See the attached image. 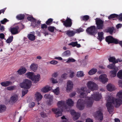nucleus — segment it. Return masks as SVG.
<instances>
[{
    "mask_svg": "<svg viewBox=\"0 0 122 122\" xmlns=\"http://www.w3.org/2000/svg\"><path fill=\"white\" fill-rule=\"evenodd\" d=\"M101 97V94H99L98 92H94L91 97H86L85 100L82 99H79L77 102L76 107L80 110H82L84 108L85 104L86 105L87 107H91L93 100L98 101L100 100Z\"/></svg>",
    "mask_w": 122,
    "mask_h": 122,
    "instance_id": "nucleus-1",
    "label": "nucleus"
},
{
    "mask_svg": "<svg viewBox=\"0 0 122 122\" xmlns=\"http://www.w3.org/2000/svg\"><path fill=\"white\" fill-rule=\"evenodd\" d=\"M87 86L88 89L86 87H81L79 89V92L80 93L79 97L81 98L86 97L88 93H89L92 91L97 90V85L94 82L92 81H88L87 84Z\"/></svg>",
    "mask_w": 122,
    "mask_h": 122,
    "instance_id": "nucleus-2",
    "label": "nucleus"
},
{
    "mask_svg": "<svg viewBox=\"0 0 122 122\" xmlns=\"http://www.w3.org/2000/svg\"><path fill=\"white\" fill-rule=\"evenodd\" d=\"M95 20L96 28L95 25L91 26L86 30V32L91 35H94L96 34L97 32V29L102 30L103 28L104 21L99 18H97Z\"/></svg>",
    "mask_w": 122,
    "mask_h": 122,
    "instance_id": "nucleus-3",
    "label": "nucleus"
},
{
    "mask_svg": "<svg viewBox=\"0 0 122 122\" xmlns=\"http://www.w3.org/2000/svg\"><path fill=\"white\" fill-rule=\"evenodd\" d=\"M109 101L106 104V106L108 112L110 113L112 112L113 110V104H116L115 107H118L120 105L122 104V101L120 99H116L113 97L111 98L109 97L108 98Z\"/></svg>",
    "mask_w": 122,
    "mask_h": 122,
    "instance_id": "nucleus-4",
    "label": "nucleus"
},
{
    "mask_svg": "<svg viewBox=\"0 0 122 122\" xmlns=\"http://www.w3.org/2000/svg\"><path fill=\"white\" fill-rule=\"evenodd\" d=\"M58 108H52V111L56 114V117H58L62 115V112L64 108L66 109V107L63 101H59L57 103Z\"/></svg>",
    "mask_w": 122,
    "mask_h": 122,
    "instance_id": "nucleus-5",
    "label": "nucleus"
},
{
    "mask_svg": "<svg viewBox=\"0 0 122 122\" xmlns=\"http://www.w3.org/2000/svg\"><path fill=\"white\" fill-rule=\"evenodd\" d=\"M31 84V82L28 79L24 80L22 83H20V86L21 87L29 89L30 87Z\"/></svg>",
    "mask_w": 122,
    "mask_h": 122,
    "instance_id": "nucleus-6",
    "label": "nucleus"
},
{
    "mask_svg": "<svg viewBox=\"0 0 122 122\" xmlns=\"http://www.w3.org/2000/svg\"><path fill=\"white\" fill-rule=\"evenodd\" d=\"M105 40L108 44L112 43L117 44L118 43V40L117 39L114 38L111 36H107Z\"/></svg>",
    "mask_w": 122,
    "mask_h": 122,
    "instance_id": "nucleus-7",
    "label": "nucleus"
},
{
    "mask_svg": "<svg viewBox=\"0 0 122 122\" xmlns=\"http://www.w3.org/2000/svg\"><path fill=\"white\" fill-rule=\"evenodd\" d=\"M62 22L63 23V25L66 27H71L72 24L71 19L68 17L65 20L62 21Z\"/></svg>",
    "mask_w": 122,
    "mask_h": 122,
    "instance_id": "nucleus-8",
    "label": "nucleus"
},
{
    "mask_svg": "<svg viewBox=\"0 0 122 122\" xmlns=\"http://www.w3.org/2000/svg\"><path fill=\"white\" fill-rule=\"evenodd\" d=\"M70 112L71 115L73 116V119L74 121L78 119L80 116V114L76 112L74 110H71Z\"/></svg>",
    "mask_w": 122,
    "mask_h": 122,
    "instance_id": "nucleus-9",
    "label": "nucleus"
},
{
    "mask_svg": "<svg viewBox=\"0 0 122 122\" xmlns=\"http://www.w3.org/2000/svg\"><path fill=\"white\" fill-rule=\"evenodd\" d=\"M107 76L105 74L101 75L99 77L100 81L103 83L104 84L107 82L108 79L107 78Z\"/></svg>",
    "mask_w": 122,
    "mask_h": 122,
    "instance_id": "nucleus-10",
    "label": "nucleus"
},
{
    "mask_svg": "<svg viewBox=\"0 0 122 122\" xmlns=\"http://www.w3.org/2000/svg\"><path fill=\"white\" fill-rule=\"evenodd\" d=\"M19 27L18 26L11 28L10 29V32L13 35H15L18 34L19 32L18 31Z\"/></svg>",
    "mask_w": 122,
    "mask_h": 122,
    "instance_id": "nucleus-11",
    "label": "nucleus"
},
{
    "mask_svg": "<svg viewBox=\"0 0 122 122\" xmlns=\"http://www.w3.org/2000/svg\"><path fill=\"white\" fill-rule=\"evenodd\" d=\"M66 34L69 37H71L73 36L76 33L75 31L68 30L66 31Z\"/></svg>",
    "mask_w": 122,
    "mask_h": 122,
    "instance_id": "nucleus-12",
    "label": "nucleus"
},
{
    "mask_svg": "<svg viewBox=\"0 0 122 122\" xmlns=\"http://www.w3.org/2000/svg\"><path fill=\"white\" fill-rule=\"evenodd\" d=\"M73 84L72 82L70 81H68L67 82L66 90L70 91L73 87Z\"/></svg>",
    "mask_w": 122,
    "mask_h": 122,
    "instance_id": "nucleus-13",
    "label": "nucleus"
},
{
    "mask_svg": "<svg viewBox=\"0 0 122 122\" xmlns=\"http://www.w3.org/2000/svg\"><path fill=\"white\" fill-rule=\"evenodd\" d=\"M18 96L15 94L12 96L10 98V100L12 103H15L18 101Z\"/></svg>",
    "mask_w": 122,
    "mask_h": 122,
    "instance_id": "nucleus-14",
    "label": "nucleus"
},
{
    "mask_svg": "<svg viewBox=\"0 0 122 122\" xmlns=\"http://www.w3.org/2000/svg\"><path fill=\"white\" fill-rule=\"evenodd\" d=\"M114 30V27H109L106 29L105 30L106 32L109 33L110 34L112 35L113 33Z\"/></svg>",
    "mask_w": 122,
    "mask_h": 122,
    "instance_id": "nucleus-15",
    "label": "nucleus"
},
{
    "mask_svg": "<svg viewBox=\"0 0 122 122\" xmlns=\"http://www.w3.org/2000/svg\"><path fill=\"white\" fill-rule=\"evenodd\" d=\"M35 96L36 100L38 102L40 101L42 97V96L41 94L38 92H37L35 94Z\"/></svg>",
    "mask_w": 122,
    "mask_h": 122,
    "instance_id": "nucleus-16",
    "label": "nucleus"
},
{
    "mask_svg": "<svg viewBox=\"0 0 122 122\" xmlns=\"http://www.w3.org/2000/svg\"><path fill=\"white\" fill-rule=\"evenodd\" d=\"M40 77V74H37L36 75H34L33 77V79H32V80L34 81L35 83H36L39 81V79Z\"/></svg>",
    "mask_w": 122,
    "mask_h": 122,
    "instance_id": "nucleus-17",
    "label": "nucleus"
},
{
    "mask_svg": "<svg viewBox=\"0 0 122 122\" xmlns=\"http://www.w3.org/2000/svg\"><path fill=\"white\" fill-rule=\"evenodd\" d=\"M107 90L109 91H112L115 89L114 86L110 84L107 85Z\"/></svg>",
    "mask_w": 122,
    "mask_h": 122,
    "instance_id": "nucleus-18",
    "label": "nucleus"
},
{
    "mask_svg": "<svg viewBox=\"0 0 122 122\" xmlns=\"http://www.w3.org/2000/svg\"><path fill=\"white\" fill-rule=\"evenodd\" d=\"M38 65L36 64L33 63L30 66V69L35 72L37 70L38 68Z\"/></svg>",
    "mask_w": 122,
    "mask_h": 122,
    "instance_id": "nucleus-19",
    "label": "nucleus"
},
{
    "mask_svg": "<svg viewBox=\"0 0 122 122\" xmlns=\"http://www.w3.org/2000/svg\"><path fill=\"white\" fill-rule=\"evenodd\" d=\"M34 75V73L30 72H27L25 74L26 76L27 77L31 80L32 79H33V77Z\"/></svg>",
    "mask_w": 122,
    "mask_h": 122,
    "instance_id": "nucleus-20",
    "label": "nucleus"
},
{
    "mask_svg": "<svg viewBox=\"0 0 122 122\" xmlns=\"http://www.w3.org/2000/svg\"><path fill=\"white\" fill-rule=\"evenodd\" d=\"M51 89V88L49 86H47L41 89V91L44 92H48Z\"/></svg>",
    "mask_w": 122,
    "mask_h": 122,
    "instance_id": "nucleus-21",
    "label": "nucleus"
},
{
    "mask_svg": "<svg viewBox=\"0 0 122 122\" xmlns=\"http://www.w3.org/2000/svg\"><path fill=\"white\" fill-rule=\"evenodd\" d=\"M12 82L9 81H7L2 82L1 83V84L4 87L8 86L12 84Z\"/></svg>",
    "mask_w": 122,
    "mask_h": 122,
    "instance_id": "nucleus-22",
    "label": "nucleus"
},
{
    "mask_svg": "<svg viewBox=\"0 0 122 122\" xmlns=\"http://www.w3.org/2000/svg\"><path fill=\"white\" fill-rule=\"evenodd\" d=\"M118 70V69L117 68L114 69L113 70L111 71L110 72L111 74L110 76L112 77H115L116 76L117 72Z\"/></svg>",
    "mask_w": 122,
    "mask_h": 122,
    "instance_id": "nucleus-23",
    "label": "nucleus"
},
{
    "mask_svg": "<svg viewBox=\"0 0 122 122\" xmlns=\"http://www.w3.org/2000/svg\"><path fill=\"white\" fill-rule=\"evenodd\" d=\"M103 33L102 32H98V39L100 41H101L104 38L103 36Z\"/></svg>",
    "mask_w": 122,
    "mask_h": 122,
    "instance_id": "nucleus-24",
    "label": "nucleus"
},
{
    "mask_svg": "<svg viewBox=\"0 0 122 122\" xmlns=\"http://www.w3.org/2000/svg\"><path fill=\"white\" fill-rule=\"evenodd\" d=\"M26 71V69L25 67H24L19 70L17 72L19 74L22 75L25 73Z\"/></svg>",
    "mask_w": 122,
    "mask_h": 122,
    "instance_id": "nucleus-25",
    "label": "nucleus"
},
{
    "mask_svg": "<svg viewBox=\"0 0 122 122\" xmlns=\"http://www.w3.org/2000/svg\"><path fill=\"white\" fill-rule=\"evenodd\" d=\"M97 113L98 114L99 119L101 121L102 120L103 118V115L101 112L98 111L97 112Z\"/></svg>",
    "mask_w": 122,
    "mask_h": 122,
    "instance_id": "nucleus-26",
    "label": "nucleus"
},
{
    "mask_svg": "<svg viewBox=\"0 0 122 122\" xmlns=\"http://www.w3.org/2000/svg\"><path fill=\"white\" fill-rule=\"evenodd\" d=\"M6 107L4 105H0V113H2L5 112L6 110Z\"/></svg>",
    "mask_w": 122,
    "mask_h": 122,
    "instance_id": "nucleus-27",
    "label": "nucleus"
},
{
    "mask_svg": "<svg viewBox=\"0 0 122 122\" xmlns=\"http://www.w3.org/2000/svg\"><path fill=\"white\" fill-rule=\"evenodd\" d=\"M66 103L69 106H73L74 102L71 99L69 98L67 101Z\"/></svg>",
    "mask_w": 122,
    "mask_h": 122,
    "instance_id": "nucleus-28",
    "label": "nucleus"
},
{
    "mask_svg": "<svg viewBox=\"0 0 122 122\" xmlns=\"http://www.w3.org/2000/svg\"><path fill=\"white\" fill-rule=\"evenodd\" d=\"M97 71V69L96 68H92L91 70L88 72V74L92 75L95 74Z\"/></svg>",
    "mask_w": 122,
    "mask_h": 122,
    "instance_id": "nucleus-29",
    "label": "nucleus"
},
{
    "mask_svg": "<svg viewBox=\"0 0 122 122\" xmlns=\"http://www.w3.org/2000/svg\"><path fill=\"white\" fill-rule=\"evenodd\" d=\"M25 16L24 14H21L18 15L16 16V18L18 20H21L23 19Z\"/></svg>",
    "mask_w": 122,
    "mask_h": 122,
    "instance_id": "nucleus-30",
    "label": "nucleus"
},
{
    "mask_svg": "<svg viewBox=\"0 0 122 122\" xmlns=\"http://www.w3.org/2000/svg\"><path fill=\"white\" fill-rule=\"evenodd\" d=\"M107 67L109 69L113 70L118 68L116 66L115 64L114 63L108 65L107 66Z\"/></svg>",
    "mask_w": 122,
    "mask_h": 122,
    "instance_id": "nucleus-31",
    "label": "nucleus"
},
{
    "mask_svg": "<svg viewBox=\"0 0 122 122\" xmlns=\"http://www.w3.org/2000/svg\"><path fill=\"white\" fill-rule=\"evenodd\" d=\"M28 37L30 40L31 41L34 40L35 38V36L33 34H31L28 35Z\"/></svg>",
    "mask_w": 122,
    "mask_h": 122,
    "instance_id": "nucleus-32",
    "label": "nucleus"
},
{
    "mask_svg": "<svg viewBox=\"0 0 122 122\" xmlns=\"http://www.w3.org/2000/svg\"><path fill=\"white\" fill-rule=\"evenodd\" d=\"M71 55L70 51L67 50L64 52L62 54V55L63 56H69Z\"/></svg>",
    "mask_w": 122,
    "mask_h": 122,
    "instance_id": "nucleus-33",
    "label": "nucleus"
},
{
    "mask_svg": "<svg viewBox=\"0 0 122 122\" xmlns=\"http://www.w3.org/2000/svg\"><path fill=\"white\" fill-rule=\"evenodd\" d=\"M117 16H118V15L115 14H113L109 16L108 17V18L109 20H111L115 18H116L117 19Z\"/></svg>",
    "mask_w": 122,
    "mask_h": 122,
    "instance_id": "nucleus-34",
    "label": "nucleus"
},
{
    "mask_svg": "<svg viewBox=\"0 0 122 122\" xmlns=\"http://www.w3.org/2000/svg\"><path fill=\"white\" fill-rule=\"evenodd\" d=\"M56 29V28L55 27L52 26H50L47 28L48 30L51 32H53Z\"/></svg>",
    "mask_w": 122,
    "mask_h": 122,
    "instance_id": "nucleus-35",
    "label": "nucleus"
},
{
    "mask_svg": "<svg viewBox=\"0 0 122 122\" xmlns=\"http://www.w3.org/2000/svg\"><path fill=\"white\" fill-rule=\"evenodd\" d=\"M53 21L52 19L50 18L48 19L46 22V24L47 25H50L52 23Z\"/></svg>",
    "mask_w": 122,
    "mask_h": 122,
    "instance_id": "nucleus-36",
    "label": "nucleus"
},
{
    "mask_svg": "<svg viewBox=\"0 0 122 122\" xmlns=\"http://www.w3.org/2000/svg\"><path fill=\"white\" fill-rule=\"evenodd\" d=\"M109 62H112L113 63L115 64L116 59L114 57H110L108 59Z\"/></svg>",
    "mask_w": 122,
    "mask_h": 122,
    "instance_id": "nucleus-37",
    "label": "nucleus"
},
{
    "mask_svg": "<svg viewBox=\"0 0 122 122\" xmlns=\"http://www.w3.org/2000/svg\"><path fill=\"white\" fill-rule=\"evenodd\" d=\"M13 39V36H12L9 37L6 40V42L8 43H11Z\"/></svg>",
    "mask_w": 122,
    "mask_h": 122,
    "instance_id": "nucleus-38",
    "label": "nucleus"
},
{
    "mask_svg": "<svg viewBox=\"0 0 122 122\" xmlns=\"http://www.w3.org/2000/svg\"><path fill=\"white\" fill-rule=\"evenodd\" d=\"M27 19L29 21L32 22L33 23V22H35L36 20L33 17L28 16L27 18Z\"/></svg>",
    "mask_w": 122,
    "mask_h": 122,
    "instance_id": "nucleus-39",
    "label": "nucleus"
},
{
    "mask_svg": "<svg viewBox=\"0 0 122 122\" xmlns=\"http://www.w3.org/2000/svg\"><path fill=\"white\" fill-rule=\"evenodd\" d=\"M77 76L78 77H80L84 76L83 72L82 71H80L77 72Z\"/></svg>",
    "mask_w": 122,
    "mask_h": 122,
    "instance_id": "nucleus-40",
    "label": "nucleus"
},
{
    "mask_svg": "<svg viewBox=\"0 0 122 122\" xmlns=\"http://www.w3.org/2000/svg\"><path fill=\"white\" fill-rule=\"evenodd\" d=\"M89 16L88 15H85L81 17V20L86 21L89 19Z\"/></svg>",
    "mask_w": 122,
    "mask_h": 122,
    "instance_id": "nucleus-41",
    "label": "nucleus"
},
{
    "mask_svg": "<svg viewBox=\"0 0 122 122\" xmlns=\"http://www.w3.org/2000/svg\"><path fill=\"white\" fill-rule=\"evenodd\" d=\"M117 76L120 79H122V70H120L117 74Z\"/></svg>",
    "mask_w": 122,
    "mask_h": 122,
    "instance_id": "nucleus-42",
    "label": "nucleus"
},
{
    "mask_svg": "<svg viewBox=\"0 0 122 122\" xmlns=\"http://www.w3.org/2000/svg\"><path fill=\"white\" fill-rule=\"evenodd\" d=\"M76 61V60L70 57L67 59V61L66 62V63L74 62Z\"/></svg>",
    "mask_w": 122,
    "mask_h": 122,
    "instance_id": "nucleus-43",
    "label": "nucleus"
},
{
    "mask_svg": "<svg viewBox=\"0 0 122 122\" xmlns=\"http://www.w3.org/2000/svg\"><path fill=\"white\" fill-rule=\"evenodd\" d=\"M53 97H51L49 99V101L47 102V104L49 106H50L53 103Z\"/></svg>",
    "mask_w": 122,
    "mask_h": 122,
    "instance_id": "nucleus-44",
    "label": "nucleus"
},
{
    "mask_svg": "<svg viewBox=\"0 0 122 122\" xmlns=\"http://www.w3.org/2000/svg\"><path fill=\"white\" fill-rule=\"evenodd\" d=\"M53 92L56 95H58L60 93L59 88H57L55 90H53Z\"/></svg>",
    "mask_w": 122,
    "mask_h": 122,
    "instance_id": "nucleus-45",
    "label": "nucleus"
},
{
    "mask_svg": "<svg viewBox=\"0 0 122 122\" xmlns=\"http://www.w3.org/2000/svg\"><path fill=\"white\" fill-rule=\"evenodd\" d=\"M15 86H11L7 87V89L8 90L12 91L15 89Z\"/></svg>",
    "mask_w": 122,
    "mask_h": 122,
    "instance_id": "nucleus-46",
    "label": "nucleus"
},
{
    "mask_svg": "<svg viewBox=\"0 0 122 122\" xmlns=\"http://www.w3.org/2000/svg\"><path fill=\"white\" fill-rule=\"evenodd\" d=\"M36 21L35 22H33V23H35V25H32L33 26H34V27H37L38 25H39V24L41 23V21Z\"/></svg>",
    "mask_w": 122,
    "mask_h": 122,
    "instance_id": "nucleus-47",
    "label": "nucleus"
},
{
    "mask_svg": "<svg viewBox=\"0 0 122 122\" xmlns=\"http://www.w3.org/2000/svg\"><path fill=\"white\" fill-rule=\"evenodd\" d=\"M77 42L76 41L75 42H72L71 43L69 44V45H71L73 47H75L76 46L77 44Z\"/></svg>",
    "mask_w": 122,
    "mask_h": 122,
    "instance_id": "nucleus-48",
    "label": "nucleus"
},
{
    "mask_svg": "<svg viewBox=\"0 0 122 122\" xmlns=\"http://www.w3.org/2000/svg\"><path fill=\"white\" fill-rule=\"evenodd\" d=\"M117 96L119 98L122 99V91H120L118 92L117 94Z\"/></svg>",
    "mask_w": 122,
    "mask_h": 122,
    "instance_id": "nucleus-49",
    "label": "nucleus"
},
{
    "mask_svg": "<svg viewBox=\"0 0 122 122\" xmlns=\"http://www.w3.org/2000/svg\"><path fill=\"white\" fill-rule=\"evenodd\" d=\"M117 19L120 21H122V13H121L119 15H118Z\"/></svg>",
    "mask_w": 122,
    "mask_h": 122,
    "instance_id": "nucleus-50",
    "label": "nucleus"
},
{
    "mask_svg": "<svg viewBox=\"0 0 122 122\" xmlns=\"http://www.w3.org/2000/svg\"><path fill=\"white\" fill-rule=\"evenodd\" d=\"M41 116L43 118H45L47 116V115L46 113H44L43 112H41L40 113Z\"/></svg>",
    "mask_w": 122,
    "mask_h": 122,
    "instance_id": "nucleus-51",
    "label": "nucleus"
},
{
    "mask_svg": "<svg viewBox=\"0 0 122 122\" xmlns=\"http://www.w3.org/2000/svg\"><path fill=\"white\" fill-rule=\"evenodd\" d=\"M9 21V20L6 18H4L3 20H1L0 22L2 24H5V23Z\"/></svg>",
    "mask_w": 122,
    "mask_h": 122,
    "instance_id": "nucleus-52",
    "label": "nucleus"
},
{
    "mask_svg": "<svg viewBox=\"0 0 122 122\" xmlns=\"http://www.w3.org/2000/svg\"><path fill=\"white\" fill-rule=\"evenodd\" d=\"M35 105V103L33 102H30L29 104V106L30 108H32L34 107Z\"/></svg>",
    "mask_w": 122,
    "mask_h": 122,
    "instance_id": "nucleus-53",
    "label": "nucleus"
},
{
    "mask_svg": "<svg viewBox=\"0 0 122 122\" xmlns=\"http://www.w3.org/2000/svg\"><path fill=\"white\" fill-rule=\"evenodd\" d=\"M28 92V90L27 89L25 90V91H22V97H23Z\"/></svg>",
    "mask_w": 122,
    "mask_h": 122,
    "instance_id": "nucleus-54",
    "label": "nucleus"
},
{
    "mask_svg": "<svg viewBox=\"0 0 122 122\" xmlns=\"http://www.w3.org/2000/svg\"><path fill=\"white\" fill-rule=\"evenodd\" d=\"M50 63L51 64L55 65L58 62L55 60H52L50 62Z\"/></svg>",
    "mask_w": 122,
    "mask_h": 122,
    "instance_id": "nucleus-55",
    "label": "nucleus"
},
{
    "mask_svg": "<svg viewBox=\"0 0 122 122\" xmlns=\"http://www.w3.org/2000/svg\"><path fill=\"white\" fill-rule=\"evenodd\" d=\"M41 28L42 29H46L47 28V26L45 24H42L41 25Z\"/></svg>",
    "mask_w": 122,
    "mask_h": 122,
    "instance_id": "nucleus-56",
    "label": "nucleus"
},
{
    "mask_svg": "<svg viewBox=\"0 0 122 122\" xmlns=\"http://www.w3.org/2000/svg\"><path fill=\"white\" fill-rule=\"evenodd\" d=\"M67 74L66 73H64L62 74L61 76V77L63 78V79H66L67 77Z\"/></svg>",
    "mask_w": 122,
    "mask_h": 122,
    "instance_id": "nucleus-57",
    "label": "nucleus"
},
{
    "mask_svg": "<svg viewBox=\"0 0 122 122\" xmlns=\"http://www.w3.org/2000/svg\"><path fill=\"white\" fill-rule=\"evenodd\" d=\"M51 97H53L52 96H51L49 94H45L44 95V97L46 99H49Z\"/></svg>",
    "mask_w": 122,
    "mask_h": 122,
    "instance_id": "nucleus-58",
    "label": "nucleus"
},
{
    "mask_svg": "<svg viewBox=\"0 0 122 122\" xmlns=\"http://www.w3.org/2000/svg\"><path fill=\"white\" fill-rule=\"evenodd\" d=\"M75 31L76 32V33L77 32L79 33L80 32H83V29L82 28H79L77 29Z\"/></svg>",
    "mask_w": 122,
    "mask_h": 122,
    "instance_id": "nucleus-59",
    "label": "nucleus"
},
{
    "mask_svg": "<svg viewBox=\"0 0 122 122\" xmlns=\"http://www.w3.org/2000/svg\"><path fill=\"white\" fill-rule=\"evenodd\" d=\"M61 118L62 119H65V120L63 121L62 122H67L68 121V120L64 116H63L61 117Z\"/></svg>",
    "mask_w": 122,
    "mask_h": 122,
    "instance_id": "nucleus-60",
    "label": "nucleus"
},
{
    "mask_svg": "<svg viewBox=\"0 0 122 122\" xmlns=\"http://www.w3.org/2000/svg\"><path fill=\"white\" fill-rule=\"evenodd\" d=\"M5 35L3 33H1L0 34V38L2 39L4 38Z\"/></svg>",
    "mask_w": 122,
    "mask_h": 122,
    "instance_id": "nucleus-61",
    "label": "nucleus"
},
{
    "mask_svg": "<svg viewBox=\"0 0 122 122\" xmlns=\"http://www.w3.org/2000/svg\"><path fill=\"white\" fill-rule=\"evenodd\" d=\"M51 80L52 81V82L53 83H55L57 82V81L55 79L53 78H52Z\"/></svg>",
    "mask_w": 122,
    "mask_h": 122,
    "instance_id": "nucleus-62",
    "label": "nucleus"
},
{
    "mask_svg": "<svg viewBox=\"0 0 122 122\" xmlns=\"http://www.w3.org/2000/svg\"><path fill=\"white\" fill-rule=\"evenodd\" d=\"M86 122H93V121L90 118H88L86 120Z\"/></svg>",
    "mask_w": 122,
    "mask_h": 122,
    "instance_id": "nucleus-63",
    "label": "nucleus"
},
{
    "mask_svg": "<svg viewBox=\"0 0 122 122\" xmlns=\"http://www.w3.org/2000/svg\"><path fill=\"white\" fill-rule=\"evenodd\" d=\"M118 83L119 86L121 87H122V80L119 81Z\"/></svg>",
    "mask_w": 122,
    "mask_h": 122,
    "instance_id": "nucleus-64",
    "label": "nucleus"
}]
</instances>
